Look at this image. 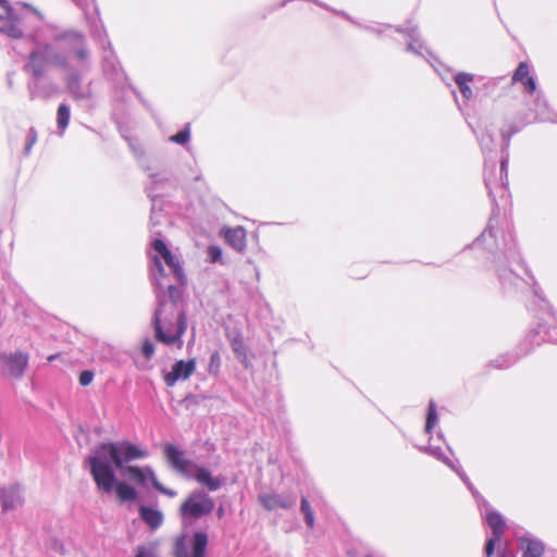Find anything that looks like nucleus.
Here are the masks:
<instances>
[{"instance_id":"16","label":"nucleus","mask_w":557,"mask_h":557,"mask_svg":"<svg viewBox=\"0 0 557 557\" xmlns=\"http://www.w3.org/2000/svg\"><path fill=\"white\" fill-rule=\"evenodd\" d=\"M486 522L493 531V537L502 539L506 523L502 515L496 511H490L486 515Z\"/></svg>"},{"instance_id":"4","label":"nucleus","mask_w":557,"mask_h":557,"mask_svg":"<svg viewBox=\"0 0 557 557\" xmlns=\"http://www.w3.org/2000/svg\"><path fill=\"white\" fill-rule=\"evenodd\" d=\"M215 502L203 491H193L182 502L180 515L183 519L199 520L213 512Z\"/></svg>"},{"instance_id":"24","label":"nucleus","mask_w":557,"mask_h":557,"mask_svg":"<svg viewBox=\"0 0 557 557\" xmlns=\"http://www.w3.org/2000/svg\"><path fill=\"white\" fill-rule=\"evenodd\" d=\"M300 510L302 511V513L305 515V518H306V523L308 525L309 529H313L314 527V515H313V510L308 502V499L306 497H302L301 498V502H300Z\"/></svg>"},{"instance_id":"15","label":"nucleus","mask_w":557,"mask_h":557,"mask_svg":"<svg viewBox=\"0 0 557 557\" xmlns=\"http://www.w3.org/2000/svg\"><path fill=\"white\" fill-rule=\"evenodd\" d=\"M139 515L143 521L148 524L151 530H157L163 522V515L157 509L140 506Z\"/></svg>"},{"instance_id":"28","label":"nucleus","mask_w":557,"mask_h":557,"mask_svg":"<svg viewBox=\"0 0 557 557\" xmlns=\"http://www.w3.org/2000/svg\"><path fill=\"white\" fill-rule=\"evenodd\" d=\"M190 131L189 126L187 125L183 131L176 133L175 135L171 136V141L185 145L189 140Z\"/></svg>"},{"instance_id":"1","label":"nucleus","mask_w":557,"mask_h":557,"mask_svg":"<svg viewBox=\"0 0 557 557\" xmlns=\"http://www.w3.org/2000/svg\"><path fill=\"white\" fill-rule=\"evenodd\" d=\"M97 454L100 458L108 455L112 463L136 484H144L147 479H150L148 471L151 470L150 468L125 466L129 461L147 456L144 449L128 441L102 443L99 445Z\"/></svg>"},{"instance_id":"32","label":"nucleus","mask_w":557,"mask_h":557,"mask_svg":"<svg viewBox=\"0 0 557 557\" xmlns=\"http://www.w3.org/2000/svg\"><path fill=\"white\" fill-rule=\"evenodd\" d=\"M502 539L491 537L485 543V555L486 557H493L495 550V544L499 542Z\"/></svg>"},{"instance_id":"43","label":"nucleus","mask_w":557,"mask_h":557,"mask_svg":"<svg viewBox=\"0 0 557 557\" xmlns=\"http://www.w3.org/2000/svg\"><path fill=\"white\" fill-rule=\"evenodd\" d=\"M367 557H372V556H367Z\"/></svg>"},{"instance_id":"42","label":"nucleus","mask_w":557,"mask_h":557,"mask_svg":"<svg viewBox=\"0 0 557 557\" xmlns=\"http://www.w3.org/2000/svg\"><path fill=\"white\" fill-rule=\"evenodd\" d=\"M499 557H506L504 554H502ZM511 557H515V556H511Z\"/></svg>"},{"instance_id":"40","label":"nucleus","mask_w":557,"mask_h":557,"mask_svg":"<svg viewBox=\"0 0 557 557\" xmlns=\"http://www.w3.org/2000/svg\"><path fill=\"white\" fill-rule=\"evenodd\" d=\"M34 57H35V52H33V51H32V52L29 53V59L32 60Z\"/></svg>"},{"instance_id":"27","label":"nucleus","mask_w":557,"mask_h":557,"mask_svg":"<svg viewBox=\"0 0 557 557\" xmlns=\"http://www.w3.org/2000/svg\"><path fill=\"white\" fill-rule=\"evenodd\" d=\"M163 260L166 263V265L170 267L177 276H182V268L180 261L176 259V257L172 255V252H169L163 258Z\"/></svg>"},{"instance_id":"30","label":"nucleus","mask_w":557,"mask_h":557,"mask_svg":"<svg viewBox=\"0 0 557 557\" xmlns=\"http://www.w3.org/2000/svg\"><path fill=\"white\" fill-rule=\"evenodd\" d=\"M141 354L144 355V357L149 360L152 358L153 354H154V346L153 344L151 343L150 339H145L143 342V345H141Z\"/></svg>"},{"instance_id":"11","label":"nucleus","mask_w":557,"mask_h":557,"mask_svg":"<svg viewBox=\"0 0 557 557\" xmlns=\"http://www.w3.org/2000/svg\"><path fill=\"white\" fill-rule=\"evenodd\" d=\"M513 83H521L524 87V90L532 95L536 90V84L533 76L530 74V67L527 62H520L517 66L513 75Z\"/></svg>"},{"instance_id":"5","label":"nucleus","mask_w":557,"mask_h":557,"mask_svg":"<svg viewBox=\"0 0 557 557\" xmlns=\"http://www.w3.org/2000/svg\"><path fill=\"white\" fill-rule=\"evenodd\" d=\"M164 455L170 466L185 478H190L196 465L184 457V454L173 444H168L164 448Z\"/></svg>"},{"instance_id":"29","label":"nucleus","mask_w":557,"mask_h":557,"mask_svg":"<svg viewBox=\"0 0 557 557\" xmlns=\"http://www.w3.org/2000/svg\"><path fill=\"white\" fill-rule=\"evenodd\" d=\"M13 16L12 9L7 0H0V20L11 21Z\"/></svg>"},{"instance_id":"6","label":"nucleus","mask_w":557,"mask_h":557,"mask_svg":"<svg viewBox=\"0 0 557 557\" xmlns=\"http://www.w3.org/2000/svg\"><path fill=\"white\" fill-rule=\"evenodd\" d=\"M28 363V357L23 354H1L0 367L3 374L10 377H18L23 374Z\"/></svg>"},{"instance_id":"18","label":"nucleus","mask_w":557,"mask_h":557,"mask_svg":"<svg viewBox=\"0 0 557 557\" xmlns=\"http://www.w3.org/2000/svg\"><path fill=\"white\" fill-rule=\"evenodd\" d=\"M231 347L236 358L244 364L245 368L250 367L248 359V347L246 346L242 336H236L231 341Z\"/></svg>"},{"instance_id":"19","label":"nucleus","mask_w":557,"mask_h":557,"mask_svg":"<svg viewBox=\"0 0 557 557\" xmlns=\"http://www.w3.org/2000/svg\"><path fill=\"white\" fill-rule=\"evenodd\" d=\"M455 82L461 92L462 97L467 100L471 99L473 96L470 84L473 82V75L469 73H458L455 76Z\"/></svg>"},{"instance_id":"36","label":"nucleus","mask_w":557,"mask_h":557,"mask_svg":"<svg viewBox=\"0 0 557 557\" xmlns=\"http://www.w3.org/2000/svg\"><path fill=\"white\" fill-rule=\"evenodd\" d=\"M34 140H35V139H34V138H32V139L27 143V145H26V147H25V152H26L27 154H29V153H30L32 145H33Z\"/></svg>"},{"instance_id":"37","label":"nucleus","mask_w":557,"mask_h":557,"mask_svg":"<svg viewBox=\"0 0 557 557\" xmlns=\"http://www.w3.org/2000/svg\"><path fill=\"white\" fill-rule=\"evenodd\" d=\"M224 512H225V511H224L223 506H220V507L218 508V510H216V515H218V517H219L220 519L224 516Z\"/></svg>"},{"instance_id":"7","label":"nucleus","mask_w":557,"mask_h":557,"mask_svg":"<svg viewBox=\"0 0 557 557\" xmlns=\"http://www.w3.org/2000/svg\"><path fill=\"white\" fill-rule=\"evenodd\" d=\"M196 370V361L195 359L189 360H178L173 366L170 372L165 373L163 376L164 383L166 386L172 387L180 380L189 379Z\"/></svg>"},{"instance_id":"38","label":"nucleus","mask_w":557,"mask_h":557,"mask_svg":"<svg viewBox=\"0 0 557 557\" xmlns=\"http://www.w3.org/2000/svg\"><path fill=\"white\" fill-rule=\"evenodd\" d=\"M153 259H154V262H156V265L158 267V269H159L160 271H163V267H162V263H161V261L159 260V258H158V257H154Z\"/></svg>"},{"instance_id":"34","label":"nucleus","mask_w":557,"mask_h":557,"mask_svg":"<svg viewBox=\"0 0 557 557\" xmlns=\"http://www.w3.org/2000/svg\"><path fill=\"white\" fill-rule=\"evenodd\" d=\"M208 255L210 257L211 262H216L221 260L222 250L219 246H210L208 248Z\"/></svg>"},{"instance_id":"39","label":"nucleus","mask_w":557,"mask_h":557,"mask_svg":"<svg viewBox=\"0 0 557 557\" xmlns=\"http://www.w3.org/2000/svg\"><path fill=\"white\" fill-rule=\"evenodd\" d=\"M500 171H502V172L507 171V163H506V161H503V162H502V164H500Z\"/></svg>"},{"instance_id":"8","label":"nucleus","mask_w":557,"mask_h":557,"mask_svg":"<svg viewBox=\"0 0 557 557\" xmlns=\"http://www.w3.org/2000/svg\"><path fill=\"white\" fill-rule=\"evenodd\" d=\"M190 478H194L198 484L207 487L210 492H215L223 485V479L213 476L211 471L205 467H194Z\"/></svg>"},{"instance_id":"17","label":"nucleus","mask_w":557,"mask_h":557,"mask_svg":"<svg viewBox=\"0 0 557 557\" xmlns=\"http://www.w3.org/2000/svg\"><path fill=\"white\" fill-rule=\"evenodd\" d=\"M71 40V49L74 52L75 58L84 62L88 59L89 51L85 45L84 37L79 34H74L70 37Z\"/></svg>"},{"instance_id":"35","label":"nucleus","mask_w":557,"mask_h":557,"mask_svg":"<svg viewBox=\"0 0 557 557\" xmlns=\"http://www.w3.org/2000/svg\"><path fill=\"white\" fill-rule=\"evenodd\" d=\"M135 557H156V554L152 548L139 546Z\"/></svg>"},{"instance_id":"31","label":"nucleus","mask_w":557,"mask_h":557,"mask_svg":"<svg viewBox=\"0 0 557 557\" xmlns=\"http://www.w3.org/2000/svg\"><path fill=\"white\" fill-rule=\"evenodd\" d=\"M95 374L90 370H85L79 374L78 381L83 387L90 385L94 381Z\"/></svg>"},{"instance_id":"13","label":"nucleus","mask_w":557,"mask_h":557,"mask_svg":"<svg viewBox=\"0 0 557 557\" xmlns=\"http://www.w3.org/2000/svg\"><path fill=\"white\" fill-rule=\"evenodd\" d=\"M521 557H542L545 552V545L542 541L522 536L519 539Z\"/></svg>"},{"instance_id":"22","label":"nucleus","mask_w":557,"mask_h":557,"mask_svg":"<svg viewBox=\"0 0 557 557\" xmlns=\"http://www.w3.org/2000/svg\"><path fill=\"white\" fill-rule=\"evenodd\" d=\"M182 301V292L178 287L170 285L168 287V299L161 300L168 305H173L174 308H180L178 304Z\"/></svg>"},{"instance_id":"21","label":"nucleus","mask_w":557,"mask_h":557,"mask_svg":"<svg viewBox=\"0 0 557 557\" xmlns=\"http://www.w3.org/2000/svg\"><path fill=\"white\" fill-rule=\"evenodd\" d=\"M173 554L175 557H189V548L184 535L175 537L173 543Z\"/></svg>"},{"instance_id":"33","label":"nucleus","mask_w":557,"mask_h":557,"mask_svg":"<svg viewBox=\"0 0 557 557\" xmlns=\"http://www.w3.org/2000/svg\"><path fill=\"white\" fill-rule=\"evenodd\" d=\"M153 248L162 256V258H164L169 252H171L170 249L166 247L165 243L161 239H154Z\"/></svg>"},{"instance_id":"2","label":"nucleus","mask_w":557,"mask_h":557,"mask_svg":"<svg viewBox=\"0 0 557 557\" xmlns=\"http://www.w3.org/2000/svg\"><path fill=\"white\" fill-rule=\"evenodd\" d=\"M152 326L157 342L183 347L182 337L187 330V318L182 308L160 302L153 315Z\"/></svg>"},{"instance_id":"41","label":"nucleus","mask_w":557,"mask_h":557,"mask_svg":"<svg viewBox=\"0 0 557 557\" xmlns=\"http://www.w3.org/2000/svg\"><path fill=\"white\" fill-rule=\"evenodd\" d=\"M26 69H27V70H30V69H32V65H30V64H27V65H26Z\"/></svg>"},{"instance_id":"26","label":"nucleus","mask_w":557,"mask_h":557,"mask_svg":"<svg viewBox=\"0 0 557 557\" xmlns=\"http://www.w3.org/2000/svg\"><path fill=\"white\" fill-rule=\"evenodd\" d=\"M437 421L436 408L433 403L429 405L428 418L425 423V431L431 432Z\"/></svg>"},{"instance_id":"25","label":"nucleus","mask_w":557,"mask_h":557,"mask_svg":"<svg viewBox=\"0 0 557 557\" xmlns=\"http://www.w3.org/2000/svg\"><path fill=\"white\" fill-rule=\"evenodd\" d=\"M149 471V475H150V481L153 485V487L156 490H158L159 492H161L162 494L169 496V497H174L176 495V492L173 491V490H170V488H166L164 487L159 481L158 479L156 478L154 473L152 470H148Z\"/></svg>"},{"instance_id":"12","label":"nucleus","mask_w":557,"mask_h":557,"mask_svg":"<svg viewBox=\"0 0 557 557\" xmlns=\"http://www.w3.org/2000/svg\"><path fill=\"white\" fill-rule=\"evenodd\" d=\"M247 234L243 226L230 227L224 231L226 243L237 251H244L247 245Z\"/></svg>"},{"instance_id":"14","label":"nucleus","mask_w":557,"mask_h":557,"mask_svg":"<svg viewBox=\"0 0 557 557\" xmlns=\"http://www.w3.org/2000/svg\"><path fill=\"white\" fill-rule=\"evenodd\" d=\"M208 542L207 533L202 531L195 532L190 540L191 549H189V557H205Z\"/></svg>"},{"instance_id":"9","label":"nucleus","mask_w":557,"mask_h":557,"mask_svg":"<svg viewBox=\"0 0 557 557\" xmlns=\"http://www.w3.org/2000/svg\"><path fill=\"white\" fill-rule=\"evenodd\" d=\"M258 500L265 510L288 509L294 500H288L280 494L265 493L258 496Z\"/></svg>"},{"instance_id":"10","label":"nucleus","mask_w":557,"mask_h":557,"mask_svg":"<svg viewBox=\"0 0 557 557\" xmlns=\"http://www.w3.org/2000/svg\"><path fill=\"white\" fill-rule=\"evenodd\" d=\"M3 511L13 510L23 504V496L18 486H9L0 490Z\"/></svg>"},{"instance_id":"20","label":"nucleus","mask_w":557,"mask_h":557,"mask_svg":"<svg viewBox=\"0 0 557 557\" xmlns=\"http://www.w3.org/2000/svg\"><path fill=\"white\" fill-rule=\"evenodd\" d=\"M9 24L0 26V32L8 35L11 38H21L23 35L22 27L20 26L18 20L12 16Z\"/></svg>"},{"instance_id":"3","label":"nucleus","mask_w":557,"mask_h":557,"mask_svg":"<svg viewBox=\"0 0 557 557\" xmlns=\"http://www.w3.org/2000/svg\"><path fill=\"white\" fill-rule=\"evenodd\" d=\"M88 463L90 466L91 476L100 491L111 493L115 490L116 497L122 503L136 499V490L124 482H115L112 467L103 461L100 456H90Z\"/></svg>"},{"instance_id":"23","label":"nucleus","mask_w":557,"mask_h":557,"mask_svg":"<svg viewBox=\"0 0 557 557\" xmlns=\"http://www.w3.org/2000/svg\"><path fill=\"white\" fill-rule=\"evenodd\" d=\"M57 122L58 126L61 131H64L70 122V110L67 106L60 104L57 112Z\"/></svg>"}]
</instances>
